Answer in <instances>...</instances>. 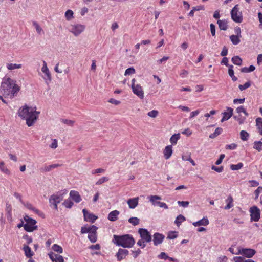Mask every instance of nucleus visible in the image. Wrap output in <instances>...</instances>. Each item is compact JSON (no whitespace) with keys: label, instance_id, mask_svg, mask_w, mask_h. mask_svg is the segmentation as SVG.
I'll return each mask as SVG.
<instances>
[{"label":"nucleus","instance_id":"48","mask_svg":"<svg viewBox=\"0 0 262 262\" xmlns=\"http://www.w3.org/2000/svg\"><path fill=\"white\" fill-rule=\"evenodd\" d=\"M262 191V186H259L254 192L255 195L254 199L256 200L258 198L259 194Z\"/></svg>","mask_w":262,"mask_h":262},{"label":"nucleus","instance_id":"30","mask_svg":"<svg viewBox=\"0 0 262 262\" xmlns=\"http://www.w3.org/2000/svg\"><path fill=\"white\" fill-rule=\"evenodd\" d=\"M226 202L227 203V205L225 207V209H229L233 206V199L231 195L227 198L226 200Z\"/></svg>","mask_w":262,"mask_h":262},{"label":"nucleus","instance_id":"49","mask_svg":"<svg viewBox=\"0 0 262 262\" xmlns=\"http://www.w3.org/2000/svg\"><path fill=\"white\" fill-rule=\"evenodd\" d=\"M251 86V82L250 81L246 82L243 85H239L238 88L241 91H243L249 88Z\"/></svg>","mask_w":262,"mask_h":262},{"label":"nucleus","instance_id":"60","mask_svg":"<svg viewBox=\"0 0 262 262\" xmlns=\"http://www.w3.org/2000/svg\"><path fill=\"white\" fill-rule=\"evenodd\" d=\"M228 48L226 46H224L221 51V55L223 57H225L228 54Z\"/></svg>","mask_w":262,"mask_h":262},{"label":"nucleus","instance_id":"64","mask_svg":"<svg viewBox=\"0 0 262 262\" xmlns=\"http://www.w3.org/2000/svg\"><path fill=\"white\" fill-rule=\"evenodd\" d=\"M58 146V142L56 139H54L53 140L52 143L50 145V147L53 149H55Z\"/></svg>","mask_w":262,"mask_h":262},{"label":"nucleus","instance_id":"5","mask_svg":"<svg viewBox=\"0 0 262 262\" xmlns=\"http://www.w3.org/2000/svg\"><path fill=\"white\" fill-rule=\"evenodd\" d=\"M24 219L26 222L24 225V229L27 232H33L37 229V226L36 225V221L30 217L28 215H25Z\"/></svg>","mask_w":262,"mask_h":262},{"label":"nucleus","instance_id":"36","mask_svg":"<svg viewBox=\"0 0 262 262\" xmlns=\"http://www.w3.org/2000/svg\"><path fill=\"white\" fill-rule=\"evenodd\" d=\"M255 69V67L251 65L249 68L244 67L241 69V72L242 73H249L253 72Z\"/></svg>","mask_w":262,"mask_h":262},{"label":"nucleus","instance_id":"31","mask_svg":"<svg viewBox=\"0 0 262 262\" xmlns=\"http://www.w3.org/2000/svg\"><path fill=\"white\" fill-rule=\"evenodd\" d=\"M241 38V37L235 35H232L230 36V39L231 41L234 45H237L240 42Z\"/></svg>","mask_w":262,"mask_h":262},{"label":"nucleus","instance_id":"28","mask_svg":"<svg viewBox=\"0 0 262 262\" xmlns=\"http://www.w3.org/2000/svg\"><path fill=\"white\" fill-rule=\"evenodd\" d=\"M256 126L259 134L262 136V118L258 117L256 119Z\"/></svg>","mask_w":262,"mask_h":262},{"label":"nucleus","instance_id":"44","mask_svg":"<svg viewBox=\"0 0 262 262\" xmlns=\"http://www.w3.org/2000/svg\"><path fill=\"white\" fill-rule=\"evenodd\" d=\"M178 236V232L177 231H170L168 233L167 235V238L170 239H173L176 238Z\"/></svg>","mask_w":262,"mask_h":262},{"label":"nucleus","instance_id":"35","mask_svg":"<svg viewBox=\"0 0 262 262\" xmlns=\"http://www.w3.org/2000/svg\"><path fill=\"white\" fill-rule=\"evenodd\" d=\"M253 148L257 150L258 152L262 151V141H255L254 142Z\"/></svg>","mask_w":262,"mask_h":262},{"label":"nucleus","instance_id":"37","mask_svg":"<svg viewBox=\"0 0 262 262\" xmlns=\"http://www.w3.org/2000/svg\"><path fill=\"white\" fill-rule=\"evenodd\" d=\"M52 249L53 251L55 252H56L58 253H63V248L61 246L55 244L52 246Z\"/></svg>","mask_w":262,"mask_h":262},{"label":"nucleus","instance_id":"18","mask_svg":"<svg viewBox=\"0 0 262 262\" xmlns=\"http://www.w3.org/2000/svg\"><path fill=\"white\" fill-rule=\"evenodd\" d=\"M98 228L95 225L91 226H84L81 228L80 232L81 234L88 233L91 232L94 230H97Z\"/></svg>","mask_w":262,"mask_h":262},{"label":"nucleus","instance_id":"6","mask_svg":"<svg viewBox=\"0 0 262 262\" xmlns=\"http://www.w3.org/2000/svg\"><path fill=\"white\" fill-rule=\"evenodd\" d=\"M231 15L232 20L237 23H241L243 21V16L241 12L239 11L238 5H236L232 9Z\"/></svg>","mask_w":262,"mask_h":262},{"label":"nucleus","instance_id":"25","mask_svg":"<svg viewBox=\"0 0 262 262\" xmlns=\"http://www.w3.org/2000/svg\"><path fill=\"white\" fill-rule=\"evenodd\" d=\"M97 230H94L88 234V238L92 243H95L97 240Z\"/></svg>","mask_w":262,"mask_h":262},{"label":"nucleus","instance_id":"58","mask_svg":"<svg viewBox=\"0 0 262 262\" xmlns=\"http://www.w3.org/2000/svg\"><path fill=\"white\" fill-rule=\"evenodd\" d=\"M178 204L183 207H187L188 206L189 204V202L188 201H178Z\"/></svg>","mask_w":262,"mask_h":262},{"label":"nucleus","instance_id":"53","mask_svg":"<svg viewBox=\"0 0 262 262\" xmlns=\"http://www.w3.org/2000/svg\"><path fill=\"white\" fill-rule=\"evenodd\" d=\"M73 15V12L71 10H68L65 13V16L68 20H70L72 17Z\"/></svg>","mask_w":262,"mask_h":262},{"label":"nucleus","instance_id":"22","mask_svg":"<svg viewBox=\"0 0 262 262\" xmlns=\"http://www.w3.org/2000/svg\"><path fill=\"white\" fill-rule=\"evenodd\" d=\"M139 198L136 197L132 199H129L127 201V204L129 207L131 209H134L136 207L138 204Z\"/></svg>","mask_w":262,"mask_h":262},{"label":"nucleus","instance_id":"56","mask_svg":"<svg viewBox=\"0 0 262 262\" xmlns=\"http://www.w3.org/2000/svg\"><path fill=\"white\" fill-rule=\"evenodd\" d=\"M211 169L216 171L217 172L220 173V172H222L223 171L224 168H223V166L217 167L214 165H212L211 166Z\"/></svg>","mask_w":262,"mask_h":262},{"label":"nucleus","instance_id":"47","mask_svg":"<svg viewBox=\"0 0 262 262\" xmlns=\"http://www.w3.org/2000/svg\"><path fill=\"white\" fill-rule=\"evenodd\" d=\"M33 25L35 27L37 33H38L39 34H40L41 32H43V30H42V28H41V27L39 25V24L37 22L33 21Z\"/></svg>","mask_w":262,"mask_h":262},{"label":"nucleus","instance_id":"63","mask_svg":"<svg viewBox=\"0 0 262 262\" xmlns=\"http://www.w3.org/2000/svg\"><path fill=\"white\" fill-rule=\"evenodd\" d=\"M188 74V71L186 70H182L181 71L180 73V76L182 77V78H184L185 77H186Z\"/></svg>","mask_w":262,"mask_h":262},{"label":"nucleus","instance_id":"14","mask_svg":"<svg viewBox=\"0 0 262 262\" xmlns=\"http://www.w3.org/2000/svg\"><path fill=\"white\" fill-rule=\"evenodd\" d=\"M165 236L163 234L158 232L155 233L153 235V242L154 245L157 246L161 244Z\"/></svg>","mask_w":262,"mask_h":262},{"label":"nucleus","instance_id":"33","mask_svg":"<svg viewBox=\"0 0 262 262\" xmlns=\"http://www.w3.org/2000/svg\"><path fill=\"white\" fill-rule=\"evenodd\" d=\"M223 132V129L221 127H217L215 129L214 132L212 134H211L209 135V138L211 139L215 138L217 136L220 135L222 134Z\"/></svg>","mask_w":262,"mask_h":262},{"label":"nucleus","instance_id":"46","mask_svg":"<svg viewBox=\"0 0 262 262\" xmlns=\"http://www.w3.org/2000/svg\"><path fill=\"white\" fill-rule=\"evenodd\" d=\"M109 180V178L107 177H103L99 179L96 182V185H99Z\"/></svg>","mask_w":262,"mask_h":262},{"label":"nucleus","instance_id":"3","mask_svg":"<svg viewBox=\"0 0 262 262\" xmlns=\"http://www.w3.org/2000/svg\"><path fill=\"white\" fill-rule=\"evenodd\" d=\"M112 242L117 246L129 248L134 245L135 240L130 234L114 235Z\"/></svg>","mask_w":262,"mask_h":262},{"label":"nucleus","instance_id":"52","mask_svg":"<svg viewBox=\"0 0 262 262\" xmlns=\"http://www.w3.org/2000/svg\"><path fill=\"white\" fill-rule=\"evenodd\" d=\"M246 259L243 256H235L233 258L234 262H245Z\"/></svg>","mask_w":262,"mask_h":262},{"label":"nucleus","instance_id":"43","mask_svg":"<svg viewBox=\"0 0 262 262\" xmlns=\"http://www.w3.org/2000/svg\"><path fill=\"white\" fill-rule=\"evenodd\" d=\"M128 222L133 225L136 226L139 224L140 220L136 217H133L128 219Z\"/></svg>","mask_w":262,"mask_h":262},{"label":"nucleus","instance_id":"10","mask_svg":"<svg viewBox=\"0 0 262 262\" xmlns=\"http://www.w3.org/2000/svg\"><path fill=\"white\" fill-rule=\"evenodd\" d=\"M83 213L84 220L85 221L91 222L93 223L98 219V216L93 213L88 212L85 209L82 210Z\"/></svg>","mask_w":262,"mask_h":262},{"label":"nucleus","instance_id":"29","mask_svg":"<svg viewBox=\"0 0 262 262\" xmlns=\"http://www.w3.org/2000/svg\"><path fill=\"white\" fill-rule=\"evenodd\" d=\"M23 250L25 252L26 256L28 258H31L33 255V252L32 251L31 248L28 245H24Z\"/></svg>","mask_w":262,"mask_h":262},{"label":"nucleus","instance_id":"54","mask_svg":"<svg viewBox=\"0 0 262 262\" xmlns=\"http://www.w3.org/2000/svg\"><path fill=\"white\" fill-rule=\"evenodd\" d=\"M105 169L103 168H97L96 169L93 170L92 171V174H97L101 173H104L105 172Z\"/></svg>","mask_w":262,"mask_h":262},{"label":"nucleus","instance_id":"51","mask_svg":"<svg viewBox=\"0 0 262 262\" xmlns=\"http://www.w3.org/2000/svg\"><path fill=\"white\" fill-rule=\"evenodd\" d=\"M236 112L238 114L243 113L246 116H248V114L246 111L245 109L243 106H240L236 108Z\"/></svg>","mask_w":262,"mask_h":262},{"label":"nucleus","instance_id":"34","mask_svg":"<svg viewBox=\"0 0 262 262\" xmlns=\"http://www.w3.org/2000/svg\"><path fill=\"white\" fill-rule=\"evenodd\" d=\"M232 62L237 66H241L242 59L238 56H234L232 58Z\"/></svg>","mask_w":262,"mask_h":262},{"label":"nucleus","instance_id":"50","mask_svg":"<svg viewBox=\"0 0 262 262\" xmlns=\"http://www.w3.org/2000/svg\"><path fill=\"white\" fill-rule=\"evenodd\" d=\"M158 113H159V112L158 111L152 110L151 111L147 113V115L150 117L154 118H156L158 116Z\"/></svg>","mask_w":262,"mask_h":262},{"label":"nucleus","instance_id":"17","mask_svg":"<svg viewBox=\"0 0 262 262\" xmlns=\"http://www.w3.org/2000/svg\"><path fill=\"white\" fill-rule=\"evenodd\" d=\"M70 197L76 203H79L81 198L79 193L75 190H71L70 192Z\"/></svg>","mask_w":262,"mask_h":262},{"label":"nucleus","instance_id":"7","mask_svg":"<svg viewBox=\"0 0 262 262\" xmlns=\"http://www.w3.org/2000/svg\"><path fill=\"white\" fill-rule=\"evenodd\" d=\"M149 201L151 203L152 205H158L160 207L164 208V209H168V206L166 203L164 202H161L159 201H157V200H160L161 199V197L159 195H150L148 197Z\"/></svg>","mask_w":262,"mask_h":262},{"label":"nucleus","instance_id":"38","mask_svg":"<svg viewBox=\"0 0 262 262\" xmlns=\"http://www.w3.org/2000/svg\"><path fill=\"white\" fill-rule=\"evenodd\" d=\"M0 170L7 174L9 175L10 174V171L5 167V163L3 161L0 162Z\"/></svg>","mask_w":262,"mask_h":262},{"label":"nucleus","instance_id":"62","mask_svg":"<svg viewBox=\"0 0 262 262\" xmlns=\"http://www.w3.org/2000/svg\"><path fill=\"white\" fill-rule=\"evenodd\" d=\"M62 122L63 123L69 125H70V126H73L74 124V121L68 120V119H62Z\"/></svg>","mask_w":262,"mask_h":262},{"label":"nucleus","instance_id":"55","mask_svg":"<svg viewBox=\"0 0 262 262\" xmlns=\"http://www.w3.org/2000/svg\"><path fill=\"white\" fill-rule=\"evenodd\" d=\"M135 73V70L134 68H129L125 70V75H130Z\"/></svg>","mask_w":262,"mask_h":262},{"label":"nucleus","instance_id":"23","mask_svg":"<svg viewBox=\"0 0 262 262\" xmlns=\"http://www.w3.org/2000/svg\"><path fill=\"white\" fill-rule=\"evenodd\" d=\"M209 224V220L207 217H204L202 219L192 223L193 225L195 227L199 226H207Z\"/></svg>","mask_w":262,"mask_h":262},{"label":"nucleus","instance_id":"16","mask_svg":"<svg viewBox=\"0 0 262 262\" xmlns=\"http://www.w3.org/2000/svg\"><path fill=\"white\" fill-rule=\"evenodd\" d=\"M63 200L62 195L53 194L49 199L50 204H59Z\"/></svg>","mask_w":262,"mask_h":262},{"label":"nucleus","instance_id":"39","mask_svg":"<svg viewBox=\"0 0 262 262\" xmlns=\"http://www.w3.org/2000/svg\"><path fill=\"white\" fill-rule=\"evenodd\" d=\"M180 135L179 134L173 135L170 139V141L172 144L175 145L177 144L178 140L180 139Z\"/></svg>","mask_w":262,"mask_h":262},{"label":"nucleus","instance_id":"9","mask_svg":"<svg viewBox=\"0 0 262 262\" xmlns=\"http://www.w3.org/2000/svg\"><path fill=\"white\" fill-rule=\"evenodd\" d=\"M238 253L247 258H251L256 253L255 250L250 248H243L238 247Z\"/></svg>","mask_w":262,"mask_h":262},{"label":"nucleus","instance_id":"21","mask_svg":"<svg viewBox=\"0 0 262 262\" xmlns=\"http://www.w3.org/2000/svg\"><path fill=\"white\" fill-rule=\"evenodd\" d=\"M41 71L45 74L48 80H51V75L47 67V64L45 61H43V66L41 68Z\"/></svg>","mask_w":262,"mask_h":262},{"label":"nucleus","instance_id":"11","mask_svg":"<svg viewBox=\"0 0 262 262\" xmlns=\"http://www.w3.org/2000/svg\"><path fill=\"white\" fill-rule=\"evenodd\" d=\"M132 88L134 94L141 99L144 98V91L140 84H137L136 85H132Z\"/></svg>","mask_w":262,"mask_h":262},{"label":"nucleus","instance_id":"4","mask_svg":"<svg viewBox=\"0 0 262 262\" xmlns=\"http://www.w3.org/2000/svg\"><path fill=\"white\" fill-rule=\"evenodd\" d=\"M138 233L140 235L141 239L138 240L137 244L141 248H144L146 247V243L151 241V235L147 229L144 228H140Z\"/></svg>","mask_w":262,"mask_h":262},{"label":"nucleus","instance_id":"61","mask_svg":"<svg viewBox=\"0 0 262 262\" xmlns=\"http://www.w3.org/2000/svg\"><path fill=\"white\" fill-rule=\"evenodd\" d=\"M23 239L26 241L27 244H29L32 242V238L31 237L29 236L28 235H25L23 236Z\"/></svg>","mask_w":262,"mask_h":262},{"label":"nucleus","instance_id":"1","mask_svg":"<svg viewBox=\"0 0 262 262\" xmlns=\"http://www.w3.org/2000/svg\"><path fill=\"white\" fill-rule=\"evenodd\" d=\"M17 114L21 119L26 121L27 125L30 127L36 122L40 112L36 111V107H30L25 105L19 108Z\"/></svg>","mask_w":262,"mask_h":262},{"label":"nucleus","instance_id":"45","mask_svg":"<svg viewBox=\"0 0 262 262\" xmlns=\"http://www.w3.org/2000/svg\"><path fill=\"white\" fill-rule=\"evenodd\" d=\"M63 205L66 208H71L73 205V202L70 200L67 199L62 203Z\"/></svg>","mask_w":262,"mask_h":262},{"label":"nucleus","instance_id":"2","mask_svg":"<svg viewBox=\"0 0 262 262\" xmlns=\"http://www.w3.org/2000/svg\"><path fill=\"white\" fill-rule=\"evenodd\" d=\"M1 90L3 95L14 97L20 90V88L16 84V82L9 77H5L3 78Z\"/></svg>","mask_w":262,"mask_h":262},{"label":"nucleus","instance_id":"40","mask_svg":"<svg viewBox=\"0 0 262 262\" xmlns=\"http://www.w3.org/2000/svg\"><path fill=\"white\" fill-rule=\"evenodd\" d=\"M249 137V134L247 132L242 130L240 132V138L243 141H247Z\"/></svg>","mask_w":262,"mask_h":262},{"label":"nucleus","instance_id":"57","mask_svg":"<svg viewBox=\"0 0 262 262\" xmlns=\"http://www.w3.org/2000/svg\"><path fill=\"white\" fill-rule=\"evenodd\" d=\"M237 144L235 143H232L231 144H228L226 145V149H230V150H233L236 148L237 147Z\"/></svg>","mask_w":262,"mask_h":262},{"label":"nucleus","instance_id":"42","mask_svg":"<svg viewBox=\"0 0 262 262\" xmlns=\"http://www.w3.org/2000/svg\"><path fill=\"white\" fill-rule=\"evenodd\" d=\"M243 166L242 163H238L237 164H231L230 165V169L232 170H237L241 169Z\"/></svg>","mask_w":262,"mask_h":262},{"label":"nucleus","instance_id":"26","mask_svg":"<svg viewBox=\"0 0 262 262\" xmlns=\"http://www.w3.org/2000/svg\"><path fill=\"white\" fill-rule=\"evenodd\" d=\"M26 208H27L29 210H31L33 211H34L36 213L38 214V215L41 216L42 215H43V213L41 212L40 210L36 209L35 207H34L30 203L27 202L25 203L24 204H23Z\"/></svg>","mask_w":262,"mask_h":262},{"label":"nucleus","instance_id":"15","mask_svg":"<svg viewBox=\"0 0 262 262\" xmlns=\"http://www.w3.org/2000/svg\"><path fill=\"white\" fill-rule=\"evenodd\" d=\"M49 256L51 260L53 262H64V260L63 257L61 255L55 254L53 252H50L49 254Z\"/></svg>","mask_w":262,"mask_h":262},{"label":"nucleus","instance_id":"8","mask_svg":"<svg viewBox=\"0 0 262 262\" xmlns=\"http://www.w3.org/2000/svg\"><path fill=\"white\" fill-rule=\"evenodd\" d=\"M251 220L257 222L259 221L260 216V210L256 206H253L249 209Z\"/></svg>","mask_w":262,"mask_h":262},{"label":"nucleus","instance_id":"13","mask_svg":"<svg viewBox=\"0 0 262 262\" xmlns=\"http://www.w3.org/2000/svg\"><path fill=\"white\" fill-rule=\"evenodd\" d=\"M128 250L120 248L118 250V252L116 254L117 260L120 261L122 259H124L126 256L128 254Z\"/></svg>","mask_w":262,"mask_h":262},{"label":"nucleus","instance_id":"19","mask_svg":"<svg viewBox=\"0 0 262 262\" xmlns=\"http://www.w3.org/2000/svg\"><path fill=\"white\" fill-rule=\"evenodd\" d=\"M227 112L223 113V117L221 119V122H223L225 121L228 120L233 115V109L231 107H228Z\"/></svg>","mask_w":262,"mask_h":262},{"label":"nucleus","instance_id":"41","mask_svg":"<svg viewBox=\"0 0 262 262\" xmlns=\"http://www.w3.org/2000/svg\"><path fill=\"white\" fill-rule=\"evenodd\" d=\"M184 221H185V217L183 215L180 214L177 217L174 223L177 226H179Z\"/></svg>","mask_w":262,"mask_h":262},{"label":"nucleus","instance_id":"20","mask_svg":"<svg viewBox=\"0 0 262 262\" xmlns=\"http://www.w3.org/2000/svg\"><path fill=\"white\" fill-rule=\"evenodd\" d=\"M164 156L166 159H168L172 154V147L171 145H168L165 147L163 151Z\"/></svg>","mask_w":262,"mask_h":262},{"label":"nucleus","instance_id":"24","mask_svg":"<svg viewBox=\"0 0 262 262\" xmlns=\"http://www.w3.org/2000/svg\"><path fill=\"white\" fill-rule=\"evenodd\" d=\"M119 214V211L117 210L112 211L108 215V220L110 221L114 222L117 220Z\"/></svg>","mask_w":262,"mask_h":262},{"label":"nucleus","instance_id":"12","mask_svg":"<svg viewBox=\"0 0 262 262\" xmlns=\"http://www.w3.org/2000/svg\"><path fill=\"white\" fill-rule=\"evenodd\" d=\"M85 29V26L82 25H76L72 26L71 32L74 34L75 36H78L81 34Z\"/></svg>","mask_w":262,"mask_h":262},{"label":"nucleus","instance_id":"32","mask_svg":"<svg viewBox=\"0 0 262 262\" xmlns=\"http://www.w3.org/2000/svg\"><path fill=\"white\" fill-rule=\"evenodd\" d=\"M6 67L8 70H13L16 69L21 68L22 64L15 63H7Z\"/></svg>","mask_w":262,"mask_h":262},{"label":"nucleus","instance_id":"27","mask_svg":"<svg viewBox=\"0 0 262 262\" xmlns=\"http://www.w3.org/2000/svg\"><path fill=\"white\" fill-rule=\"evenodd\" d=\"M217 24L221 30L225 31L228 29L227 21L225 19H219L217 21Z\"/></svg>","mask_w":262,"mask_h":262},{"label":"nucleus","instance_id":"59","mask_svg":"<svg viewBox=\"0 0 262 262\" xmlns=\"http://www.w3.org/2000/svg\"><path fill=\"white\" fill-rule=\"evenodd\" d=\"M211 34L213 36L215 35V26L213 24L210 25Z\"/></svg>","mask_w":262,"mask_h":262}]
</instances>
